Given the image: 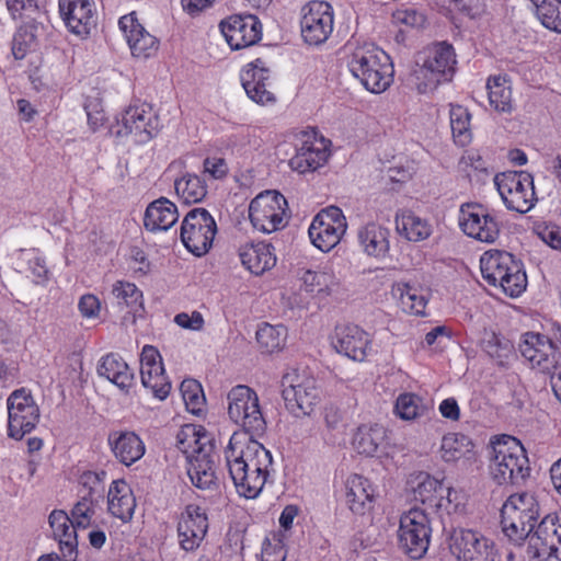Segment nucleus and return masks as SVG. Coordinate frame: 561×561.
Returning a JSON list of instances; mask_svg holds the SVG:
<instances>
[{
  "mask_svg": "<svg viewBox=\"0 0 561 561\" xmlns=\"http://www.w3.org/2000/svg\"><path fill=\"white\" fill-rule=\"evenodd\" d=\"M283 399L287 411L295 417L310 415L320 401V391L312 377L287 373L282 379Z\"/></svg>",
  "mask_w": 561,
  "mask_h": 561,
  "instance_id": "ddd939ff",
  "label": "nucleus"
},
{
  "mask_svg": "<svg viewBox=\"0 0 561 561\" xmlns=\"http://www.w3.org/2000/svg\"><path fill=\"white\" fill-rule=\"evenodd\" d=\"M180 392L185 404L186 410L194 414L199 415L204 412L206 399L202 385L195 379H184L180 386Z\"/></svg>",
  "mask_w": 561,
  "mask_h": 561,
  "instance_id": "603ef678",
  "label": "nucleus"
},
{
  "mask_svg": "<svg viewBox=\"0 0 561 561\" xmlns=\"http://www.w3.org/2000/svg\"><path fill=\"white\" fill-rule=\"evenodd\" d=\"M105 471H84L79 478L80 490L78 495L100 500L102 496V483L105 479Z\"/></svg>",
  "mask_w": 561,
  "mask_h": 561,
  "instance_id": "bf43d9fd",
  "label": "nucleus"
},
{
  "mask_svg": "<svg viewBox=\"0 0 561 561\" xmlns=\"http://www.w3.org/2000/svg\"><path fill=\"white\" fill-rule=\"evenodd\" d=\"M208 530V517L204 508L188 504L181 513L178 522V540L185 551L196 550L203 542Z\"/></svg>",
  "mask_w": 561,
  "mask_h": 561,
  "instance_id": "393cba45",
  "label": "nucleus"
},
{
  "mask_svg": "<svg viewBox=\"0 0 561 561\" xmlns=\"http://www.w3.org/2000/svg\"><path fill=\"white\" fill-rule=\"evenodd\" d=\"M467 496L461 490L444 485V493H440L435 511L440 514H459L465 511Z\"/></svg>",
  "mask_w": 561,
  "mask_h": 561,
  "instance_id": "13d9d810",
  "label": "nucleus"
},
{
  "mask_svg": "<svg viewBox=\"0 0 561 561\" xmlns=\"http://www.w3.org/2000/svg\"><path fill=\"white\" fill-rule=\"evenodd\" d=\"M179 219L176 205L165 197L151 202L145 211L144 225L147 230L167 231Z\"/></svg>",
  "mask_w": 561,
  "mask_h": 561,
  "instance_id": "c9c22d12",
  "label": "nucleus"
},
{
  "mask_svg": "<svg viewBox=\"0 0 561 561\" xmlns=\"http://www.w3.org/2000/svg\"><path fill=\"white\" fill-rule=\"evenodd\" d=\"M458 225L467 237L491 244L501 234V211L477 202L465 203L459 208Z\"/></svg>",
  "mask_w": 561,
  "mask_h": 561,
  "instance_id": "6e6552de",
  "label": "nucleus"
},
{
  "mask_svg": "<svg viewBox=\"0 0 561 561\" xmlns=\"http://www.w3.org/2000/svg\"><path fill=\"white\" fill-rule=\"evenodd\" d=\"M98 504V500L78 495V500L73 504L69 515L73 526L83 529L89 528L96 514Z\"/></svg>",
  "mask_w": 561,
  "mask_h": 561,
  "instance_id": "6e6d98bb",
  "label": "nucleus"
},
{
  "mask_svg": "<svg viewBox=\"0 0 561 561\" xmlns=\"http://www.w3.org/2000/svg\"><path fill=\"white\" fill-rule=\"evenodd\" d=\"M300 32L309 45H320L334 28V10L327 1H310L300 11Z\"/></svg>",
  "mask_w": 561,
  "mask_h": 561,
  "instance_id": "aec40b11",
  "label": "nucleus"
},
{
  "mask_svg": "<svg viewBox=\"0 0 561 561\" xmlns=\"http://www.w3.org/2000/svg\"><path fill=\"white\" fill-rule=\"evenodd\" d=\"M8 436L15 440L31 433L39 420V409L31 392L24 388L14 390L7 399Z\"/></svg>",
  "mask_w": 561,
  "mask_h": 561,
  "instance_id": "a211bd4d",
  "label": "nucleus"
},
{
  "mask_svg": "<svg viewBox=\"0 0 561 561\" xmlns=\"http://www.w3.org/2000/svg\"><path fill=\"white\" fill-rule=\"evenodd\" d=\"M241 264L253 275H262L276 264L274 248L266 242H247L239 248Z\"/></svg>",
  "mask_w": 561,
  "mask_h": 561,
  "instance_id": "72a5a7b5",
  "label": "nucleus"
},
{
  "mask_svg": "<svg viewBox=\"0 0 561 561\" xmlns=\"http://www.w3.org/2000/svg\"><path fill=\"white\" fill-rule=\"evenodd\" d=\"M216 232L217 225L209 211L194 208L182 221L181 240L191 253L202 256L211 248Z\"/></svg>",
  "mask_w": 561,
  "mask_h": 561,
  "instance_id": "dca6fc26",
  "label": "nucleus"
},
{
  "mask_svg": "<svg viewBox=\"0 0 561 561\" xmlns=\"http://www.w3.org/2000/svg\"><path fill=\"white\" fill-rule=\"evenodd\" d=\"M539 505L530 493L512 494L501 510V527L504 536L514 545L519 546L536 528Z\"/></svg>",
  "mask_w": 561,
  "mask_h": 561,
  "instance_id": "0eeeda50",
  "label": "nucleus"
},
{
  "mask_svg": "<svg viewBox=\"0 0 561 561\" xmlns=\"http://www.w3.org/2000/svg\"><path fill=\"white\" fill-rule=\"evenodd\" d=\"M219 27L233 50L252 46L262 38V24L253 14H232L222 20Z\"/></svg>",
  "mask_w": 561,
  "mask_h": 561,
  "instance_id": "4be33fe9",
  "label": "nucleus"
},
{
  "mask_svg": "<svg viewBox=\"0 0 561 561\" xmlns=\"http://www.w3.org/2000/svg\"><path fill=\"white\" fill-rule=\"evenodd\" d=\"M480 270L483 279L499 287L506 296L519 297L527 287L523 263L506 251L489 250L481 255Z\"/></svg>",
  "mask_w": 561,
  "mask_h": 561,
  "instance_id": "39448f33",
  "label": "nucleus"
},
{
  "mask_svg": "<svg viewBox=\"0 0 561 561\" xmlns=\"http://www.w3.org/2000/svg\"><path fill=\"white\" fill-rule=\"evenodd\" d=\"M227 411L229 419L243 428L242 432H261L265 421L260 407L257 393L245 385H238L227 394Z\"/></svg>",
  "mask_w": 561,
  "mask_h": 561,
  "instance_id": "9b49d317",
  "label": "nucleus"
},
{
  "mask_svg": "<svg viewBox=\"0 0 561 561\" xmlns=\"http://www.w3.org/2000/svg\"><path fill=\"white\" fill-rule=\"evenodd\" d=\"M539 238L551 249L561 252V228L554 225L538 227Z\"/></svg>",
  "mask_w": 561,
  "mask_h": 561,
  "instance_id": "338daca9",
  "label": "nucleus"
},
{
  "mask_svg": "<svg viewBox=\"0 0 561 561\" xmlns=\"http://www.w3.org/2000/svg\"><path fill=\"white\" fill-rule=\"evenodd\" d=\"M347 219L341 208L329 206L311 220L308 236L311 244L323 253L333 250L347 231Z\"/></svg>",
  "mask_w": 561,
  "mask_h": 561,
  "instance_id": "f8f14e48",
  "label": "nucleus"
},
{
  "mask_svg": "<svg viewBox=\"0 0 561 561\" xmlns=\"http://www.w3.org/2000/svg\"><path fill=\"white\" fill-rule=\"evenodd\" d=\"M439 454L446 462L471 459L473 456V443L463 434L448 433L442 438Z\"/></svg>",
  "mask_w": 561,
  "mask_h": 561,
  "instance_id": "79ce46f5",
  "label": "nucleus"
},
{
  "mask_svg": "<svg viewBox=\"0 0 561 561\" xmlns=\"http://www.w3.org/2000/svg\"><path fill=\"white\" fill-rule=\"evenodd\" d=\"M286 209L287 201L280 193L265 191L250 203V221L256 230L272 233L285 227Z\"/></svg>",
  "mask_w": 561,
  "mask_h": 561,
  "instance_id": "f3484780",
  "label": "nucleus"
},
{
  "mask_svg": "<svg viewBox=\"0 0 561 561\" xmlns=\"http://www.w3.org/2000/svg\"><path fill=\"white\" fill-rule=\"evenodd\" d=\"M483 351L501 366L507 365L514 357V345L511 340L495 332H485L482 340Z\"/></svg>",
  "mask_w": 561,
  "mask_h": 561,
  "instance_id": "de8ad7c7",
  "label": "nucleus"
},
{
  "mask_svg": "<svg viewBox=\"0 0 561 561\" xmlns=\"http://www.w3.org/2000/svg\"><path fill=\"white\" fill-rule=\"evenodd\" d=\"M140 377L142 386L150 389L156 398L163 400L170 393L171 383L164 374L163 364L140 366Z\"/></svg>",
  "mask_w": 561,
  "mask_h": 561,
  "instance_id": "3c124183",
  "label": "nucleus"
},
{
  "mask_svg": "<svg viewBox=\"0 0 561 561\" xmlns=\"http://www.w3.org/2000/svg\"><path fill=\"white\" fill-rule=\"evenodd\" d=\"M449 123L455 144L460 147L468 146L472 140L469 110L459 104H450Z\"/></svg>",
  "mask_w": 561,
  "mask_h": 561,
  "instance_id": "a18cd8bd",
  "label": "nucleus"
},
{
  "mask_svg": "<svg viewBox=\"0 0 561 561\" xmlns=\"http://www.w3.org/2000/svg\"><path fill=\"white\" fill-rule=\"evenodd\" d=\"M540 24L561 34V0H529Z\"/></svg>",
  "mask_w": 561,
  "mask_h": 561,
  "instance_id": "8fccbe9b",
  "label": "nucleus"
},
{
  "mask_svg": "<svg viewBox=\"0 0 561 561\" xmlns=\"http://www.w3.org/2000/svg\"><path fill=\"white\" fill-rule=\"evenodd\" d=\"M159 118L146 103L128 106L117 117L111 131L118 137L133 136L138 144H146L159 131Z\"/></svg>",
  "mask_w": 561,
  "mask_h": 561,
  "instance_id": "4468645a",
  "label": "nucleus"
},
{
  "mask_svg": "<svg viewBox=\"0 0 561 561\" xmlns=\"http://www.w3.org/2000/svg\"><path fill=\"white\" fill-rule=\"evenodd\" d=\"M299 280L301 283L300 290L318 301L335 297L341 287L340 279L331 266L306 270L300 275Z\"/></svg>",
  "mask_w": 561,
  "mask_h": 561,
  "instance_id": "c85d7f7f",
  "label": "nucleus"
},
{
  "mask_svg": "<svg viewBox=\"0 0 561 561\" xmlns=\"http://www.w3.org/2000/svg\"><path fill=\"white\" fill-rule=\"evenodd\" d=\"M225 458L237 493L245 499L257 497L270 476V450L251 435L234 432L225 449Z\"/></svg>",
  "mask_w": 561,
  "mask_h": 561,
  "instance_id": "f257e3e1",
  "label": "nucleus"
},
{
  "mask_svg": "<svg viewBox=\"0 0 561 561\" xmlns=\"http://www.w3.org/2000/svg\"><path fill=\"white\" fill-rule=\"evenodd\" d=\"M456 54L454 47L446 42L433 44L423 48L415 57L413 81L420 93H431L442 83L451 80Z\"/></svg>",
  "mask_w": 561,
  "mask_h": 561,
  "instance_id": "7ed1b4c3",
  "label": "nucleus"
},
{
  "mask_svg": "<svg viewBox=\"0 0 561 561\" xmlns=\"http://www.w3.org/2000/svg\"><path fill=\"white\" fill-rule=\"evenodd\" d=\"M449 548L457 561H501L494 541L477 530H455Z\"/></svg>",
  "mask_w": 561,
  "mask_h": 561,
  "instance_id": "6ab92c4d",
  "label": "nucleus"
},
{
  "mask_svg": "<svg viewBox=\"0 0 561 561\" xmlns=\"http://www.w3.org/2000/svg\"><path fill=\"white\" fill-rule=\"evenodd\" d=\"M48 523L54 539L58 542L59 556L64 561H77L78 559V536L72 520L65 511L54 510L48 516Z\"/></svg>",
  "mask_w": 561,
  "mask_h": 561,
  "instance_id": "c756f323",
  "label": "nucleus"
},
{
  "mask_svg": "<svg viewBox=\"0 0 561 561\" xmlns=\"http://www.w3.org/2000/svg\"><path fill=\"white\" fill-rule=\"evenodd\" d=\"M432 535L427 514L417 507L404 512L399 522V547L411 559H421L428 550Z\"/></svg>",
  "mask_w": 561,
  "mask_h": 561,
  "instance_id": "9d476101",
  "label": "nucleus"
},
{
  "mask_svg": "<svg viewBox=\"0 0 561 561\" xmlns=\"http://www.w3.org/2000/svg\"><path fill=\"white\" fill-rule=\"evenodd\" d=\"M174 188L178 196L186 204L202 202L207 195V185L204 180L193 173H185L175 180Z\"/></svg>",
  "mask_w": 561,
  "mask_h": 561,
  "instance_id": "09e8293b",
  "label": "nucleus"
},
{
  "mask_svg": "<svg viewBox=\"0 0 561 561\" xmlns=\"http://www.w3.org/2000/svg\"><path fill=\"white\" fill-rule=\"evenodd\" d=\"M330 146L331 141L314 130L302 131L300 145L288 161L289 168L299 174L318 170L327 163Z\"/></svg>",
  "mask_w": 561,
  "mask_h": 561,
  "instance_id": "412c9836",
  "label": "nucleus"
},
{
  "mask_svg": "<svg viewBox=\"0 0 561 561\" xmlns=\"http://www.w3.org/2000/svg\"><path fill=\"white\" fill-rule=\"evenodd\" d=\"M118 26L134 58L147 60L158 54L159 38L146 30L134 12L122 16Z\"/></svg>",
  "mask_w": 561,
  "mask_h": 561,
  "instance_id": "5701e85b",
  "label": "nucleus"
},
{
  "mask_svg": "<svg viewBox=\"0 0 561 561\" xmlns=\"http://www.w3.org/2000/svg\"><path fill=\"white\" fill-rule=\"evenodd\" d=\"M387 431L380 424H363L357 427L352 438L354 449L365 456H376L383 447Z\"/></svg>",
  "mask_w": 561,
  "mask_h": 561,
  "instance_id": "58836bf2",
  "label": "nucleus"
},
{
  "mask_svg": "<svg viewBox=\"0 0 561 561\" xmlns=\"http://www.w3.org/2000/svg\"><path fill=\"white\" fill-rule=\"evenodd\" d=\"M431 405L419 394L400 393L394 403V413L404 421H414L427 414Z\"/></svg>",
  "mask_w": 561,
  "mask_h": 561,
  "instance_id": "49530a36",
  "label": "nucleus"
},
{
  "mask_svg": "<svg viewBox=\"0 0 561 561\" xmlns=\"http://www.w3.org/2000/svg\"><path fill=\"white\" fill-rule=\"evenodd\" d=\"M352 76L369 92L379 94L392 82V65L389 56L371 44L355 47L347 61Z\"/></svg>",
  "mask_w": 561,
  "mask_h": 561,
  "instance_id": "20e7f679",
  "label": "nucleus"
},
{
  "mask_svg": "<svg viewBox=\"0 0 561 561\" xmlns=\"http://www.w3.org/2000/svg\"><path fill=\"white\" fill-rule=\"evenodd\" d=\"M376 488L364 476L350 474L344 482V496L347 507L356 515L369 513L376 500Z\"/></svg>",
  "mask_w": 561,
  "mask_h": 561,
  "instance_id": "7c9ffc66",
  "label": "nucleus"
},
{
  "mask_svg": "<svg viewBox=\"0 0 561 561\" xmlns=\"http://www.w3.org/2000/svg\"><path fill=\"white\" fill-rule=\"evenodd\" d=\"M59 13L66 27L84 37L95 26V8L91 0H59Z\"/></svg>",
  "mask_w": 561,
  "mask_h": 561,
  "instance_id": "bb28decb",
  "label": "nucleus"
},
{
  "mask_svg": "<svg viewBox=\"0 0 561 561\" xmlns=\"http://www.w3.org/2000/svg\"><path fill=\"white\" fill-rule=\"evenodd\" d=\"M174 323L184 330L202 331L205 325V320L199 311L180 312L173 319Z\"/></svg>",
  "mask_w": 561,
  "mask_h": 561,
  "instance_id": "e2e57ef3",
  "label": "nucleus"
},
{
  "mask_svg": "<svg viewBox=\"0 0 561 561\" xmlns=\"http://www.w3.org/2000/svg\"><path fill=\"white\" fill-rule=\"evenodd\" d=\"M98 374L100 377L105 378L124 392H128L135 383L131 369L117 354H107L103 356L98 365Z\"/></svg>",
  "mask_w": 561,
  "mask_h": 561,
  "instance_id": "e433bc0d",
  "label": "nucleus"
},
{
  "mask_svg": "<svg viewBox=\"0 0 561 561\" xmlns=\"http://www.w3.org/2000/svg\"><path fill=\"white\" fill-rule=\"evenodd\" d=\"M38 24L34 21L22 24L14 34L12 53L15 59H23L36 45Z\"/></svg>",
  "mask_w": 561,
  "mask_h": 561,
  "instance_id": "5fc2aeb1",
  "label": "nucleus"
},
{
  "mask_svg": "<svg viewBox=\"0 0 561 561\" xmlns=\"http://www.w3.org/2000/svg\"><path fill=\"white\" fill-rule=\"evenodd\" d=\"M490 474L499 484H518L529 474L528 458L522 443L510 435L492 440Z\"/></svg>",
  "mask_w": 561,
  "mask_h": 561,
  "instance_id": "423d86ee",
  "label": "nucleus"
},
{
  "mask_svg": "<svg viewBox=\"0 0 561 561\" xmlns=\"http://www.w3.org/2000/svg\"><path fill=\"white\" fill-rule=\"evenodd\" d=\"M287 339V329L284 325L263 323L256 331V341L266 352L280 350Z\"/></svg>",
  "mask_w": 561,
  "mask_h": 561,
  "instance_id": "864d4df0",
  "label": "nucleus"
},
{
  "mask_svg": "<svg viewBox=\"0 0 561 561\" xmlns=\"http://www.w3.org/2000/svg\"><path fill=\"white\" fill-rule=\"evenodd\" d=\"M107 442L115 458L125 466L137 462L146 453L144 440L131 431H113Z\"/></svg>",
  "mask_w": 561,
  "mask_h": 561,
  "instance_id": "473e14b6",
  "label": "nucleus"
},
{
  "mask_svg": "<svg viewBox=\"0 0 561 561\" xmlns=\"http://www.w3.org/2000/svg\"><path fill=\"white\" fill-rule=\"evenodd\" d=\"M494 185L505 207L520 214L536 204L534 179L525 171H507L494 176Z\"/></svg>",
  "mask_w": 561,
  "mask_h": 561,
  "instance_id": "1a4fd4ad",
  "label": "nucleus"
},
{
  "mask_svg": "<svg viewBox=\"0 0 561 561\" xmlns=\"http://www.w3.org/2000/svg\"><path fill=\"white\" fill-rule=\"evenodd\" d=\"M241 84L253 102L266 105L275 102L274 94L268 90L271 73L261 59L248 64L240 72Z\"/></svg>",
  "mask_w": 561,
  "mask_h": 561,
  "instance_id": "cd10ccee",
  "label": "nucleus"
},
{
  "mask_svg": "<svg viewBox=\"0 0 561 561\" xmlns=\"http://www.w3.org/2000/svg\"><path fill=\"white\" fill-rule=\"evenodd\" d=\"M392 295L401 309L410 314L424 316L428 304V290L415 284L398 282L392 286Z\"/></svg>",
  "mask_w": 561,
  "mask_h": 561,
  "instance_id": "4c0bfd02",
  "label": "nucleus"
},
{
  "mask_svg": "<svg viewBox=\"0 0 561 561\" xmlns=\"http://www.w3.org/2000/svg\"><path fill=\"white\" fill-rule=\"evenodd\" d=\"M522 356L529 362L533 367L539 368L543 373H551L557 368V351L553 343L547 336L540 333L527 332L523 335L519 344Z\"/></svg>",
  "mask_w": 561,
  "mask_h": 561,
  "instance_id": "a878e982",
  "label": "nucleus"
},
{
  "mask_svg": "<svg viewBox=\"0 0 561 561\" xmlns=\"http://www.w3.org/2000/svg\"><path fill=\"white\" fill-rule=\"evenodd\" d=\"M461 168L468 172L470 175L471 172L476 173H486L488 172V163L481 157L478 151L471 150L467 151L460 159Z\"/></svg>",
  "mask_w": 561,
  "mask_h": 561,
  "instance_id": "69168bd1",
  "label": "nucleus"
},
{
  "mask_svg": "<svg viewBox=\"0 0 561 561\" xmlns=\"http://www.w3.org/2000/svg\"><path fill=\"white\" fill-rule=\"evenodd\" d=\"M282 535H274L267 539L262 547V561H285L286 550Z\"/></svg>",
  "mask_w": 561,
  "mask_h": 561,
  "instance_id": "052dcab7",
  "label": "nucleus"
},
{
  "mask_svg": "<svg viewBox=\"0 0 561 561\" xmlns=\"http://www.w3.org/2000/svg\"><path fill=\"white\" fill-rule=\"evenodd\" d=\"M331 345L350 359L363 362L373 351L370 335L356 324H337L331 335Z\"/></svg>",
  "mask_w": 561,
  "mask_h": 561,
  "instance_id": "b1692460",
  "label": "nucleus"
},
{
  "mask_svg": "<svg viewBox=\"0 0 561 561\" xmlns=\"http://www.w3.org/2000/svg\"><path fill=\"white\" fill-rule=\"evenodd\" d=\"M229 168L224 158L208 157L204 160V172L215 180H221L228 174Z\"/></svg>",
  "mask_w": 561,
  "mask_h": 561,
  "instance_id": "774afa93",
  "label": "nucleus"
},
{
  "mask_svg": "<svg viewBox=\"0 0 561 561\" xmlns=\"http://www.w3.org/2000/svg\"><path fill=\"white\" fill-rule=\"evenodd\" d=\"M136 499L130 485L125 480H114L107 492L108 513L127 523L133 518Z\"/></svg>",
  "mask_w": 561,
  "mask_h": 561,
  "instance_id": "f704fd0d",
  "label": "nucleus"
},
{
  "mask_svg": "<svg viewBox=\"0 0 561 561\" xmlns=\"http://www.w3.org/2000/svg\"><path fill=\"white\" fill-rule=\"evenodd\" d=\"M390 231L377 221H367L358 227L356 239L360 251L370 257L382 260L390 251Z\"/></svg>",
  "mask_w": 561,
  "mask_h": 561,
  "instance_id": "2f4dec72",
  "label": "nucleus"
},
{
  "mask_svg": "<svg viewBox=\"0 0 561 561\" xmlns=\"http://www.w3.org/2000/svg\"><path fill=\"white\" fill-rule=\"evenodd\" d=\"M19 262L25 265V271L32 275L34 283L43 284L47 280L48 270L39 251L35 249L22 250Z\"/></svg>",
  "mask_w": 561,
  "mask_h": 561,
  "instance_id": "4d7b16f0",
  "label": "nucleus"
},
{
  "mask_svg": "<svg viewBox=\"0 0 561 561\" xmlns=\"http://www.w3.org/2000/svg\"><path fill=\"white\" fill-rule=\"evenodd\" d=\"M490 105L497 112L511 113L513 110L512 87L506 76H494L486 83Z\"/></svg>",
  "mask_w": 561,
  "mask_h": 561,
  "instance_id": "c03bdc74",
  "label": "nucleus"
},
{
  "mask_svg": "<svg viewBox=\"0 0 561 561\" xmlns=\"http://www.w3.org/2000/svg\"><path fill=\"white\" fill-rule=\"evenodd\" d=\"M411 490L415 501L435 510L440 493H444V483L428 473L420 472L411 481Z\"/></svg>",
  "mask_w": 561,
  "mask_h": 561,
  "instance_id": "a19ab883",
  "label": "nucleus"
},
{
  "mask_svg": "<svg viewBox=\"0 0 561 561\" xmlns=\"http://www.w3.org/2000/svg\"><path fill=\"white\" fill-rule=\"evenodd\" d=\"M78 309L82 318L93 320L99 318L101 312V301L93 294H85L80 297Z\"/></svg>",
  "mask_w": 561,
  "mask_h": 561,
  "instance_id": "0e129e2a",
  "label": "nucleus"
},
{
  "mask_svg": "<svg viewBox=\"0 0 561 561\" xmlns=\"http://www.w3.org/2000/svg\"><path fill=\"white\" fill-rule=\"evenodd\" d=\"M530 561H561V516L546 515L527 541Z\"/></svg>",
  "mask_w": 561,
  "mask_h": 561,
  "instance_id": "2eb2a0df",
  "label": "nucleus"
},
{
  "mask_svg": "<svg viewBox=\"0 0 561 561\" xmlns=\"http://www.w3.org/2000/svg\"><path fill=\"white\" fill-rule=\"evenodd\" d=\"M111 294L121 309H127L134 317L144 310L142 291L127 280H116L112 285Z\"/></svg>",
  "mask_w": 561,
  "mask_h": 561,
  "instance_id": "37998d69",
  "label": "nucleus"
},
{
  "mask_svg": "<svg viewBox=\"0 0 561 561\" xmlns=\"http://www.w3.org/2000/svg\"><path fill=\"white\" fill-rule=\"evenodd\" d=\"M393 19L398 24L415 28L422 27L426 21L424 13L413 7L398 9Z\"/></svg>",
  "mask_w": 561,
  "mask_h": 561,
  "instance_id": "680f3d73",
  "label": "nucleus"
},
{
  "mask_svg": "<svg viewBox=\"0 0 561 561\" xmlns=\"http://www.w3.org/2000/svg\"><path fill=\"white\" fill-rule=\"evenodd\" d=\"M397 232L411 242L426 240L433 232L432 225L409 209H400L394 217Z\"/></svg>",
  "mask_w": 561,
  "mask_h": 561,
  "instance_id": "ea45409f",
  "label": "nucleus"
},
{
  "mask_svg": "<svg viewBox=\"0 0 561 561\" xmlns=\"http://www.w3.org/2000/svg\"><path fill=\"white\" fill-rule=\"evenodd\" d=\"M178 448L187 462V474L192 483L202 490H211L218 484L215 453L211 438L202 425L186 424L176 435Z\"/></svg>",
  "mask_w": 561,
  "mask_h": 561,
  "instance_id": "f03ea898",
  "label": "nucleus"
}]
</instances>
